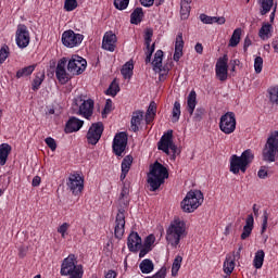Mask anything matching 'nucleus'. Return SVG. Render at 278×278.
Wrapping results in <instances>:
<instances>
[{
	"label": "nucleus",
	"instance_id": "e433bc0d",
	"mask_svg": "<svg viewBox=\"0 0 278 278\" xmlns=\"http://www.w3.org/2000/svg\"><path fill=\"white\" fill-rule=\"evenodd\" d=\"M264 257H266V253H264V250H258L255 253L254 260H253L254 268L260 270V268H262V266H264Z\"/></svg>",
	"mask_w": 278,
	"mask_h": 278
},
{
	"label": "nucleus",
	"instance_id": "79ce46f5",
	"mask_svg": "<svg viewBox=\"0 0 278 278\" xmlns=\"http://www.w3.org/2000/svg\"><path fill=\"white\" fill-rule=\"evenodd\" d=\"M184 262V257L181 255H177L172 265V277H177L179 270L181 268V263Z\"/></svg>",
	"mask_w": 278,
	"mask_h": 278
},
{
	"label": "nucleus",
	"instance_id": "1a4fd4ad",
	"mask_svg": "<svg viewBox=\"0 0 278 278\" xmlns=\"http://www.w3.org/2000/svg\"><path fill=\"white\" fill-rule=\"evenodd\" d=\"M131 191V181L125 180L123 182L122 191L118 197V210L117 214H124L129 207V203L131 201V198L129 197V192Z\"/></svg>",
	"mask_w": 278,
	"mask_h": 278
},
{
	"label": "nucleus",
	"instance_id": "0eeeda50",
	"mask_svg": "<svg viewBox=\"0 0 278 278\" xmlns=\"http://www.w3.org/2000/svg\"><path fill=\"white\" fill-rule=\"evenodd\" d=\"M87 66L88 62L83 56L73 54L71 58H67V71L71 75H81Z\"/></svg>",
	"mask_w": 278,
	"mask_h": 278
},
{
	"label": "nucleus",
	"instance_id": "ddd939ff",
	"mask_svg": "<svg viewBox=\"0 0 278 278\" xmlns=\"http://www.w3.org/2000/svg\"><path fill=\"white\" fill-rule=\"evenodd\" d=\"M62 42L64 47H67L68 49H73L75 47H79L81 42H84V35L76 34L73 30H65L62 34Z\"/></svg>",
	"mask_w": 278,
	"mask_h": 278
},
{
	"label": "nucleus",
	"instance_id": "7ed1b4c3",
	"mask_svg": "<svg viewBox=\"0 0 278 278\" xmlns=\"http://www.w3.org/2000/svg\"><path fill=\"white\" fill-rule=\"evenodd\" d=\"M186 236V222L175 218L166 229V240L170 247H179V242Z\"/></svg>",
	"mask_w": 278,
	"mask_h": 278
},
{
	"label": "nucleus",
	"instance_id": "bb28decb",
	"mask_svg": "<svg viewBox=\"0 0 278 278\" xmlns=\"http://www.w3.org/2000/svg\"><path fill=\"white\" fill-rule=\"evenodd\" d=\"M45 79H46L45 71L37 72L31 81V91L38 92L40 90V86H42V83L45 81Z\"/></svg>",
	"mask_w": 278,
	"mask_h": 278
},
{
	"label": "nucleus",
	"instance_id": "37998d69",
	"mask_svg": "<svg viewBox=\"0 0 278 278\" xmlns=\"http://www.w3.org/2000/svg\"><path fill=\"white\" fill-rule=\"evenodd\" d=\"M233 268H236V261L226 258L224 262V273L226 275H231V273H233Z\"/></svg>",
	"mask_w": 278,
	"mask_h": 278
},
{
	"label": "nucleus",
	"instance_id": "5701e85b",
	"mask_svg": "<svg viewBox=\"0 0 278 278\" xmlns=\"http://www.w3.org/2000/svg\"><path fill=\"white\" fill-rule=\"evenodd\" d=\"M134 164V156L131 155H126L121 164V176L119 180L125 184V179L127 178V175L129 174V170H131V165Z\"/></svg>",
	"mask_w": 278,
	"mask_h": 278
},
{
	"label": "nucleus",
	"instance_id": "39448f33",
	"mask_svg": "<svg viewBox=\"0 0 278 278\" xmlns=\"http://www.w3.org/2000/svg\"><path fill=\"white\" fill-rule=\"evenodd\" d=\"M203 204V192L200 190L189 191L185 199L180 202V207L186 214H192L199 206Z\"/></svg>",
	"mask_w": 278,
	"mask_h": 278
},
{
	"label": "nucleus",
	"instance_id": "4d7b16f0",
	"mask_svg": "<svg viewBox=\"0 0 278 278\" xmlns=\"http://www.w3.org/2000/svg\"><path fill=\"white\" fill-rule=\"evenodd\" d=\"M146 278H166V267H161L153 276H148Z\"/></svg>",
	"mask_w": 278,
	"mask_h": 278
},
{
	"label": "nucleus",
	"instance_id": "9b49d317",
	"mask_svg": "<svg viewBox=\"0 0 278 278\" xmlns=\"http://www.w3.org/2000/svg\"><path fill=\"white\" fill-rule=\"evenodd\" d=\"M157 149L159 151L166 153V155H170V151H173V153H177V146L173 141V130H167L163 134L157 142Z\"/></svg>",
	"mask_w": 278,
	"mask_h": 278
},
{
	"label": "nucleus",
	"instance_id": "603ef678",
	"mask_svg": "<svg viewBox=\"0 0 278 278\" xmlns=\"http://www.w3.org/2000/svg\"><path fill=\"white\" fill-rule=\"evenodd\" d=\"M152 38H153V29L148 28L144 33V45H146L147 49H149V47H151Z\"/></svg>",
	"mask_w": 278,
	"mask_h": 278
},
{
	"label": "nucleus",
	"instance_id": "bf43d9fd",
	"mask_svg": "<svg viewBox=\"0 0 278 278\" xmlns=\"http://www.w3.org/2000/svg\"><path fill=\"white\" fill-rule=\"evenodd\" d=\"M112 112V100L108 99L102 111V116L104 117L105 114H110Z\"/></svg>",
	"mask_w": 278,
	"mask_h": 278
},
{
	"label": "nucleus",
	"instance_id": "393cba45",
	"mask_svg": "<svg viewBox=\"0 0 278 278\" xmlns=\"http://www.w3.org/2000/svg\"><path fill=\"white\" fill-rule=\"evenodd\" d=\"M255 227V218L253 214L248 215L245 218V225L243 226V231L241 233V240H247L253 233V228Z\"/></svg>",
	"mask_w": 278,
	"mask_h": 278
},
{
	"label": "nucleus",
	"instance_id": "f3484780",
	"mask_svg": "<svg viewBox=\"0 0 278 278\" xmlns=\"http://www.w3.org/2000/svg\"><path fill=\"white\" fill-rule=\"evenodd\" d=\"M66 64H68V58L64 56L58 61L55 67V77L62 85L68 84V81H71V74L66 72Z\"/></svg>",
	"mask_w": 278,
	"mask_h": 278
},
{
	"label": "nucleus",
	"instance_id": "c9c22d12",
	"mask_svg": "<svg viewBox=\"0 0 278 278\" xmlns=\"http://www.w3.org/2000/svg\"><path fill=\"white\" fill-rule=\"evenodd\" d=\"M242 38V28H236L230 37L229 47H238Z\"/></svg>",
	"mask_w": 278,
	"mask_h": 278
},
{
	"label": "nucleus",
	"instance_id": "de8ad7c7",
	"mask_svg": "<svg viewBox=\"0 0 278 278\" xmlns=\"http://www.w3.org/2000/svg\"><path fill=\"white\" fill-rule=\"evenodd\" d=\"M77 0H65L64 10L65 12H73V10H77Z\"/></svg>",
	"mask_w": 278,
	"mask_h": 278
},
{
	"label": "nucleus",
	"instance_id": "69168bd1",
	"mask_svg": "<svg viewBox=\"0 0 278 278\" xmlns=\"http://www.w3.org/2000/svg\"><path fill=\"white\" fill-rule=\"evenodd\" d=\"M41 182H42V178H40V176H35L33 178L31 186L33 188H38V186H40Z\"/></svg>",
	"mask_w": 278,
	"mask_h": 278
},
{
	"label": "nucleus",
	"instance_id": "6e6552de",
	"mask_svg": "<svg viewBox=\"0 0 278 278\" xmlns=\"http://www.w3.org/2000/svg\"><path fill=\"white\" fill-rule=\"evenodd\" d=\"M103 131H105V126L103 125V122H97L91 124L86 135L88 144L97 147V144H99V140H101V137L103 136Z\"/></svg>",
	"mask_w": 278,
	"mask_h": 278
},
{
	"label": "nucleus",
	"instance_id": "aec40b11",
	"mask_svg": "<svg viewBox=\"0 0 278 278\" xmlns=\"http://www.w3.org/2000/svg\"><path fill=\"white\" fill-rule=\"evenodd\" d=\"M127 247L130 253H138V250L142 247V238H140L138 232H130L127 238Z\"/></svg>",
	"mask_w": 278,
	"mask_h": 278
},
{
	"label": "nucleus",
	"instance_id": "774afa93",
	"mask_svg": "<svg viewBox=\"0 0 278 278\" xmlns=\"http://www.w3.org/2000/svg\"><path fill=\"white\" fill-rule=\"evenodd\" d=\"M141 5H143V8H151L153 5V3H155V0H139Z\"/></svg>",
	"mask_w": 278,
	"mask_h": 278
},
{
	"label": "nucleus",
	"instance_id": "49530a36",
	"mask_svg": "<svg viewBox=\"0 0 278 278\" xmlns=\"http://www.w3.org/2000/svg\"><path fill=\"white\" fill-rule=\"evenodd\" d=\"M264 68V59L262 56H256L254 59V71L257 75L262 73V70Z\"/></svg>",
	"mask_w": 278,
	"mask_h": 278
},
{
	"label": "nucleus",
	"instance_id": "9d476101",
	"mask_svg": "<svg viewBox=\"0 0 278 278\" xmlns=\"http://www.w3.org/2000/svg\"><path fill=\"white\" fill-rule=\"evenodd\" d=\"M31 42V36L29 34V28L25 24L17 25L15 31V43L18 49H27Z\"/></svg>",
	"mask_w": 278,
	"mask_h": 278
},
{
	"label": "nucleus",
	"instance_id": "052dcab7",
	"mask_svg": "<svg viewBox=\"0 0 278 278\" xmlns=\"http://www.w3.org/2000/svg\"><path fill=\"white\" fill-rule=\"evenodd\" d=\"M151 251H153V248H149L147 245H143L142 249L139 252L140 260H142V257H146L147 254L151 253Z\"/></svg>",
	"mask_w": 278,
	"mask_h": 278
},
{
	"label": "nucleus",
	"instance_id": "423d86ee",
	"mask_svg": "<svg viewBox=\"0 0 278 278\" xmlns=\"http://www.w3.org/2000/svg\"><path fill=\"white\" fill-rule=\"evenodd\" d=\"M278 153V131L271 134L267 139L265 148L263 149L264 162H275V157Z\"/></svg>",
	"mask_w": 278,
	"mask_h": 278
},
{
	"label": "nucleus",
	"instance_id": "f8f14e48",
	"mask_svg": "<svg viewBox=\"0 0 278 278\" xmlns=\"http://www.w3.org/2000/svg\"><path fill=\"white\" fill-rule=\"evenodd\" d=\"M236 113L227 112L222 115L219 119V129L223 134H226L227 136L233 134V131H236Z\"/></svg>",
	"mask_w": 278,
	"mask_h": 278
},
{
	"label": "nucleus",
	"instance_id": "58836bf2",
	"mask_svg": "<svg viewBox=\"0 0 278 278\" xmlns=\"http://www.w3.org/2000/svg\"><path fill=\"white\" fill-rule=\"evenodd\" d=\"M179 118H181V103L175 101L172 110V123H179Z\"/></svg>",
	"mask_w": 278,
	"mask_h": 278
},
{
	"label": "nucleus",
	"instance_id": "13d9d810",
	"mask_svg": "<svg viewBox=\"0 0 278 278\" xmlns=\"http://www.w3.org/2000/svg\"><path fill=\"white\" fill-rule=\"evenodd\" d=\"M205 114V109H197L195 113H194V121H197L198 123L203 121V115Z\"/></svg>",
	"mask_w": 278,
	"mask_h": 278
},
{
	"label": "nucleus",
	"instance_id": "4c0bfd02",
	"mask_svg": "<svg viewBox=\"0 0 278 278\" xmlns=\"http://www.w3.org/2000/svg\"><path fill=\"white\" fill-rule=\"evenodd\" d=\"M267 97L273 105H278V85L271 86L267 89Z\"/></svg>",
	"mask_w": 278,
	"mask_h": 278
},
{
	"label": "nucleus",
	"instance_id": "ea45409f",
	"mask_svg": "<svg viewBox=\"0 0 278 278\" xmlns=\"http://www.w3.org/2000/svg\"><path fill=\"white\" fill-rule=\"evenodd\" d=\"M164 58V51L157 50L154 54V60L152 61V65L154 71L162 72V60Z\"/></svg>",
	"mask_w": 278,
	"mask_h": 278
},
{
	"label": "nucleus",
	"instance_id": "72a5a7b5",
	"mask_svg": "<svg viewBox=\"0 0 278 278\" xmlns=\"http://www.w3.org/2000/svg\"><path fill=\"white\" fill-rule=\"evenodd\" d=\"M124 79H131V77L134 76V62L128 61L126 62L121 71Z\"/></svg>",
	"mask_w": 278,
	"mask_h": 278
},
{
	"label": "nucleus",
	"instance_id": "5fc2aeb1",
	"mask_svg": "<svg viewBox=\"0 0 278 278\" xmlns=\"http://www.w3.org/2000/svg\"><path fill=\"white\" fill-rule=\"evenodd\" d=\"M153 244H155V236L150 235L146 238L143 242V247H148L149 249H153Z\"/></svg>",
	"mask_w": 278,
	"mask_h": 278
},
{
	"label": "nucleus",
	"instance_id": "7c9ffc66",
	"mask_svg": "<svg viewBox=\"0 0 278 278\" xmlns=\"http://www.w3.org/2000/svg\"><path fill=\"white\" fill-rule=\"evenodd\" d=\"M142 18H144V11H142V8H136L130 14L131 25H140Z\"/></svg>",
	"mask_w": 278,
	"mask_h": 278
},
{
	"label": "nucleus",
	"instance_id": "680f3d73",
	"mask_svg": "<svg viewBox=\"0 0 278 278\" xmlns=\"http://www.w3.org/2000/svg\"><path fill=\"white\" fill-rule=\"evenodd\" d=\"M156 112H157V104H155V102L152 101V102L149 104V108H148L146 114H152V115L155 116Z\"/></svg>",
	"mask_w": 278,
	"mask_h": 278
},
{
	"label": "nucleus",
	"instance_id": "0e129e2a",
	"mask_svg": "<svg viewBox=\"0 0 278 278\" xmlns=\"http://www.w3.org/2000/svg\"><path fill=\"white\" fill-rule=\"evenodd\" d=\"M252 45H253V41H251V38L249 36H247L244 38V43H243L244 53H247L249 51V47H251Z\"/></svg>",
	"mask_w": 278,
	"mask_h": 278
},
{
	"label": "nucleus",
	"instance_id": "6e6d98bb",
	"mask_svg": "<svg viewBox=\"0 0 278 278\" xmlns=\"http://www.w3.org/2000/svg\"><path fill=\"white\" fill-rule=\"evenodd\" d=\"M71 225L68 223H63L59 228L58 232L61 233L62 238H66V231H68Z\"/></svg>",
	"mask_w": 278,
	"mask_h": 278
},
{
	"label": "nucleus",
	"instance_id": "b1692460",
	"mask_svg": "<svg viewBox=\"0 0 278 278\" xmlns=\"http://www.w3.org/2000/svg\"><path fill=\"white\" fill-rule=\"evenodd\" d=\"M144 119V112L142 111H135L132 112L131 119H130V129L135 134L140 131V125H142V121Z\"/></svg>",
	"mask_w": 278,
	"mask_h": 278
},
{
	"label": "nucleus",
	"instance_id": "c756f323",
	"mask_svg": "<svg viewBox=\"0 0 278 278\" xmlns=\"http://www.w3.org/2000/svg\"><path fill=\"white\" fill-rule=\"evenodd\" d=\"M258 4L261 16H266V14H268V12L273 10V7L275 5V0H258Z\"/></svg>",
	"mask_w": 278,
	"mask_h": 278
},
{
	"label": "nucleus",
	"instance_id": "2eb2a0df",
	"mask_svg": "<svg viewBox=\"0 0 278 278\" xmlns=\"http://www.w3.org/2000/svg\"><path fill=\"white\" fill-rule=\"evenodd\" d=\"M66 185L74 197H79V194L84 192V177L79 174H71Z\"/></svg>",
	"mask_w": 278,
	"mask_h": 278
},
{
	"label": "nucleus",
	"instance_id": "cd10ccee",
	"mask_svg": "<svg viewBox=\"0 0 278 278\" xmlns=\"http://www.w3.org/2000/svg\"><path fill=\"white\" fill-rule=\"evenodd\" d=\"M10 153H12V146L9 143L0 144V166H5Z\"/></svg>",
	"mask_w": 278,
	"mask_h": 278
},
{
	"label": "nucleus",
	"instance_id": "338daca9",
	"mask_svg": "<svg viewBox=\"0 0 278 278\" xmlns=\"http://www.w3.org/2000/svg\"><path fill=\"white\" fill-rule=\"evenodd\" d=\"M240 253H242V244H240L238 250L236 252H233V255H232L233 262H238V260H240Z\"/></svg>",
	"mask_w": 278,
	"mask_h": 278
},
{
	"label": "nucleus",
	"instance_id": "f257e3e1",
	"mask_svg": "<svg viewBox=\"0 0 278 278\" xmlns=\"http://www.w3.org/2000/svg\"><path fill=\"white\" fill-rule=\"evenodd\" d=\"M166 179H168V168H166V166L157 161L150 165V172L148 173L150 192L160 190Z\"/></svg>",
	"mask_w": 278,
	"mask_h": 278
},
{
	"label": "nucleus",
	"instance_id": "f03ea898",
	"mask_svg": "<svg viewBox=\"0 0 278 278\" xmlns=\"http://www.w3.org/2000/svg\"><path fill=\"white\" fill-rule=\"evenodd\" d=\"M253 160H255V154L251 149L244 150L240 156L232 154L230 156V173L233 175H239L240 170L247 173V168L253 164Z\"/></svg>",
	"mask_w": 278,
	"mask_h": 278
},
{
	"label": "nucleus",
	"instance_id": "f704fd0d",
	"mask_svg": "<svg viewBox=\"0 0 278 278\" xmlns=\"http://www.w3.org/2000/svg\"><path fill=\"white\" fill-rule=\"evenodd\" d=\"M36 64H33L18 70L15 75L16 79H21L22 77H29V75L36 71Z\"/></svg>",
	"mask_w": 278,
	"mask_h": 278
},
{
	"label": "nucleus",
	"instance_id": "6ab92c4d",
	"mask_svg": "<svg viewBox=\"0 0 278 278\" xmlns=\"http://www.w3.org/2000/svg\"><path fill=\"white\" fill-rule=\"evenodd\" d=\"M118 41L116 34L112 31H106L102 39V49L104 51H110L111 53H114L116 51V42Z\"/></svg>",
	"mask_w": 278,
	"mask_h": 278
},
{
	"label": "nucleus",
	"instance_id": "3c124183",
	"mask_svg": "<svg viewBox=\"0 0 278 278\" xmlns=\"http://www.w3.org/2000/svg\"><path fill=\"white\" fill-rule=\"evenodd\" d=\"M268 210L263 211V222H262V228L261 233H266V229H268Z\"/></svg>",
	"mask_w": 278,
	"mask_h": 278
},
{
	"label": "nucleus",
	"instance_id": "473e14b6",
	"mask_svg": "<svg viewBox=\"0 0 278 278\" xmlns=\"http://www.w3.org/2000/svg\"><path fill=\"white\" fill-rule=\"evenodd\" d=\"M273 31V25L269 23L263 24L261 29L258 30V37L261 40H268L273 35L270 34Z\"/></svg>",
	"mask_w": 278,
	"mask_h": 278
},
{
	"label": "nucleus",
	"instance_id": "c03bdc74",
	"mask_svg": "<svg viewBox=\"0 0 278 278\" xmlns=\"http://www.w3.org/2000/svg\"><path fill=\"white\" fill-rule=\"evenodd\" d=\"M10 58V47L8 45H3L0 48V64H3Z\"/></svg>",
	"mask_w": 278,
	"mask_h": 278
},
{
	"label": "nucleus",
	"instance_id": "09e8293b",
	"mask_svg": "<svg viewBox=\"0 0 278 278\" xmlns=\"http://www.w3.org/2000/svg\"><path fill=\"white\" fill-rule=\"evenodd\" d=\"M118 92H121V87L118 86V84L113 81L106 90V94H110L111 97H116Z\"/></svg>",
	"mask_w": 278,
	"mask_h": 278
},
{
	"label": "nucleus",
	"instance_id": "a878e982",
	"mask_svg": "<svg viewBox=\"0 0 278 278\" xmlns=\"http://www.w3.org/2000/svg\"><path fill=\"white\" fill-rule=\"evenodd\" d=\"M200 21L204 23V25H214V23H217V25H225V23H227V20H225L224 16H210L205 13L200 14Z\"/></svg>",
	"mask_w": 278,
	"mask_h": 278
},
{
	"label": "nucleus",
	"instance_id": "e2e57ef3",
	"mask_svg": "<svg viewBox=\"0 0 278 278\" xmlns=\"http://www.w3.org/2000/svg\"><path fill=\"white\" fill-rule=\"evenodd\" d=\"M257 177L260 179H266L268 177V170H266V167L262 166L260 170L257 172Z\"/></svg>",
	"mask_w": 278,
	"mask_h": 278
},
{
	"label": "nucleus",
	"instance_id": "a18cd8bd",
	"mask_svg": "<svg viewBox=\"0 0 278 278\" xmlns=\"http://www.w3.org/2000/svg\"><path fill=\"white\" fill-rule=\"evenodd\" d=\"M113 5L115 10L123 12V10H127V8H129V0H114Z\"/></svg>",
	"mask_w": 278,
	"mask_h": 278
},
{
	"label": "nucleus",
	"instance_id": "4468645a",
	"mask_svg": "<svg viewBox=\"0 0 278 278\" xmlns=\"http://www.w3.org/2000/svg\"><path fill=\"white\" fill-rule=\"evenodd\" d=\"M229 56L227 54H224L222 58H219L215 65V75L219 81H227V77L229 75Z\"/></svg>",
	"mask_w": 278,
	"mask_h": 278
},
{
	"label": "nucleus",
	"instance_id": "a211bd4d",
	"mask_svg": "<svg viewBox=\"0 0 278 278\" xmlns=\"http://www.w3.org/2000/svg\"><path fill=\"white\" fill-rule=\"evenodd\" d=\"M77 114H79V116H81L83 118L90 121V118H92V115L94 114V100H84L83 103L79 105Z\"/></svg>",
	"mask_w": 278,
	"mask_h": 278
},
{
	"label": "nucleus",
	"instance_id": "20e7f679",
	"mask_svg": "<svg viewBox=\"0 0 278 278\" xmlns=\"http://www.w3.org/2000/svg\"><path fill=\"white\" fill-rule=\"evenodd\" d=\"M60 275L68 278H84V266L77 265L75 254H70L61 264Z\"/></svg>",
	"mask_w": 278,
	"mask_h": 278
},
{
	"label": "nucleus",
	"instance_id": "c85d7f7f",
	"mask_svg": "<svg viewBox=\"0 0 278 278\" xmlns=\"http://www.w3.org/2000/svg\"><path fill=\"white\" fill-rule=\"evenodd\" d=\"M197 109V91L191 90L187 97V112L192 116Z\"/></svg>",
	"mask_w": 278,
	"mask_h": 278
},
{
	"label": "nucleus",
	"instance_id": "412c9836",
	"mask_svg": "<svg viewBox=\"0 0 278 278\" xmlns=\"http://www.w3.org/2000/svg\"><path fill=\"white\" fill-rule=\"evenodd\" d=\"M84 127V121L72 116L68 118V121L65 124L64 131L65 134H75L76 131H79Z\"/></svg>",
	"mask_w": 278,
	"mask_h": 278
},
{
	"label": "nucleus",
	"instance_id": "4be33fe9",
	"mask_svg": "<svg viewBox=\"0 0 278 278\" xmlns=\"http://www.w3.org/2000/svg\"><path fill=\"white\" fill-rule=\"evenodd\" d=\"M114 236L117 240H123V236H125V214L116 215Z\"/></svg>",
	"mask_w": 278,
	"mask_h": 278
},
{
	"label": "nucleus",
	"instance_id": "864d4df0",
	"mask_svg": "<svg viewBox=\"0 0 278 278\" xmlns=\"http://www.w3.org/2000/svg\"><path fill=\"white\" fill-rule=\"evenodd\" d=\"M45 142L47 147H49V149H51L52 151H55V149H58V143L55 142V139H53L52 137H47L45 139Z\"/></svg>",
	"mask_w": 278,
	"mask_h": 278
},
{
	"label": "nucleus",
	"instance_id": "2f4dec72",
	"mask_svg": "<svg viewBox=\"0 0 278 278\" xmlns=\"http://www.w3.org/2000/svg\"><path fill=\"white\" fill-rule=\"evenodd\" d=\"M139 268L143 275H149L155 269V265L151 258H144L140 264Z\"/></svg>",
	"mask_w": 278,
	"mask_h": 278
},
{
	"label": "nucleus",
	"instance_id": "dca6fc26",
	"mask_svg": "<svg viewBox=\"0 0 278 278\" xmlns=\"http://www.w3.org/2000/svg\"><path fill=\"white\" fill-rule=\"evenodd\" d=\"M127 132H118L115 135L113 139V153L117 155V157H123V153H125V149H127Z\"/></svg>",
	"mask_w": 278,
	"mask_h": 278
},
{
	"label": "nucleus",
	"instance_id": "8fccbe9b",
	"mask_svg": "<svg viewBox=\"0 0 278 278\" xmlns=\"http://www.w3.org/2000/svg\"><path fill=\"white\" fill-rule=\"evenodd\" d=\"M175 50L184 51V33H178L176 36Z\"/></svg>",
	"mask_w": 278,
	"mask_h": 278
},
{
	"label": "nucleus",
	"instance_id": "a19ab883",
	"mask_svg": "<svg viewBox=\"0 0 278 278\" xmlns=\"http://www.w3.org/2000/svg\"><path fill=\"white\" fill-rule=\"evenodd\" d=\"M190 2L181 1L180 3V18L187 21L190 17Z\"/></svg>",
	"mask_w": 278,
	"mask_h": 278
}]
</instances>
